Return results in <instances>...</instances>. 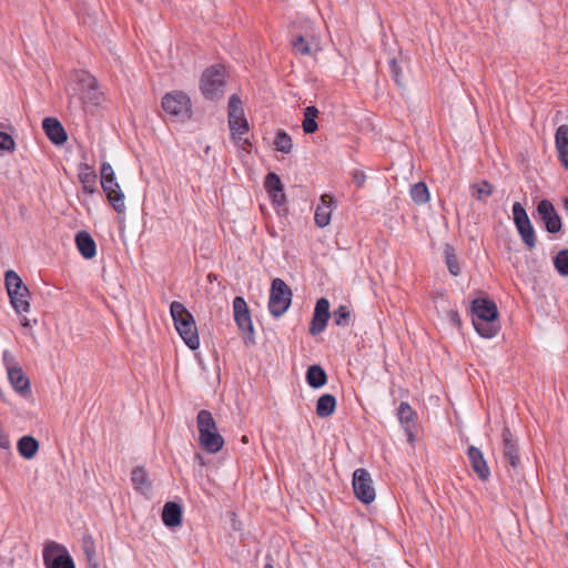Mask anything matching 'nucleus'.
<instances>
[{
    "label": "nucleus",
    "mask_w": 568,
    "mask_h": 568,
    "mask_svg": "<svg viewBox=\"0 0 568 568\" xmlns=\"http://www.w3.org/2000/svg\"><path fill=\"white\" fill-rule=\"evenodd\" d=\"M274 145H275V149L278 152H282V153H285V154L290 153L292 151V149H293L292 139L284 131H278L277 132L276 138L274 140Z\"/></svg>",
    "instance_id": "473e14b6"
},
{
    "label": "nucleus",
    "mask_w": 568,
    "mask_h": 568,
    "mask_svg": "<svg viewBox=\"0 0 568 568\" xmlns=\"http://www.w3.org/2000/svg\"><path fill=\"white\" fill-rule=\"evenodd\" d=\"M87 554H88V556H89V557H91V555H92V554H91V549H88V548H87Z\"/></svg>",
    "instance_id": "6e6d98bb"
},
{
    "label": "nucleus",
    "mask_w": 568,
    "mask_h": 568,
    "mask_svg": "<svg viewBox=\"0 0 568 568\" xmlns=\"http://www.w3.org/2000/svg\"><path fill=\"white\" fill-rule=\"evenodd\" d=\"M199 430V444L210 454L220 452L224 445V438L219 433L216 422L211 412L202 409L196 416Z\"/></svg>",
    "instance_id": "7ed1b4c3"
},
{
    "label": "nucleus",
    "mask_w": 568,
    "mask_h": 568,
    "mask_svg": "<svg viewBox=\"0 0 568 568\" xmlns=\"http://www.w3.org/2000/svg\"><path fill=\"white\" fill-rule=\"evenodd\" d=\"M4 283L10 303L18 314L29 312L30 310V292L22 278L12 270L4 274Z\"/></svg>",
    "instance_id": "39448f33"
},
{
    "label": "nucleus",
    "mask_w": 568,
    "mask_h": 568,
    "mask_svg": "<svg viewBox=\"0 0 568 568\" xmlns=\"http://www.w3.org/2000/svg\"><path fill=\"white\" fill-rule=\"evenodd\" d=\"M328 320L329 303L326 298L322 297L316 302L310 333L312 335L322 333L325 329Z\"/></svg>",
    "instance_id": "2eb2a0df"
},
{
    "label": "nucleus",
    "mask_w": 568,
    "mask_h": 568,
    "mask_svg": "<svg viewBox=\"0 0 568 568\" xmlns=\"http://www.w3.org/2000/svg\"><path fill=\"white\" fill-rule=\"evenodd\" d=\"M264 186L268 192L278 191L283 187L280 176L276 173H268L265 178Z\"/></svg>",
    "instance_id": "58836bf2"
},
{
    "label": "nucleus",
    "mask_w": 568,
    "mask_h": 568,
    "mask_svg": "<svg viewBox=\"0 0 568 568\" xmlns=\"http://www.w3.org/2000/svg\"><path fill=\"white\" fill-rule=\"evenodd\" d=\"M21 325H22L23 327H29V326H30V321H29L26 316H23V317L21 318Z\"/></svg>",
    "instance_id": "09e8293b"
},
{
    "label": "nucleus",
    "mask_w": 568,
    "mask_h": 568,
    "mask_svg": "<svg viewBox=\"0 0 568 568\" xmlns=\"http://www.w3.org/2000/svg\"><path fill=\"white\" fill-rule=\"evenodd\" d=\"M335 209V201L333 196L328 194H323L321 196V203L317 205L315 210V224L318 227H325L331 222L332 213Z\"/></svg>",
    "instance_id": "a211bd4d"
},
{
    "label": "nucleus",
    "mask_w": 568,
    "mask_h": 568,
    "mask_svg": "<svg viewBox=\"0 0 568 568\" xmlns=\"http://www.w3.org/2000/svg\"><path fill=\"white\" fill-rule=\"evenodd\" d=\"M43 561L47 568H74L73 560L65 548L54 541L45 544Z\"/></svg>",
    "instance_id": "f8f14e48"
},
{
    "label": "nucleus",
    "mask_w": 568,
    "mask_h": 568,
    "mask_svg": "<svg viewBox=\"0 0 568 568\" xmlns=\"http://www.w3.org/2000/svg\"><path fill=\"white\" fill-rule=\"evenodd\" d=\"M473 196L478 201H486L493 194V185L487 181H481L471 185Z\"/></svg>",
    "instance_id": "72a5a7b5"
},
{
    "label": "nucleus",
    "mask_w": 568,
    "mask_h": 568,
    "mask_svg": "<svg viewBox=\"0 0 568 568\" xmlns=\"http://www.w3.org/2000/svg\"><path fill=\"white\" fill-rule=\"evenodd\" d=\"M447 316L449 318V321L455 325V326H459L460 325V317H459V314L456 310H449L447 312Z\"/></svg>",
    "instance_id": "a18cd8bd"
},
{
    "label": "nucleus",
    "mask_w": 568,
    "mask_h": 568,
    "mask_svg": "<svg viewBox=\"0 0 568 568\" xmlns=\"http://www.w3.org/2000/svg\"><path fill=\"white\" fill-rule=\"evenodd\" d=\"M351 317V312L347 306L341 305L334 311V322L338 326H346Z\"/></svg>",
    "instance_id": "4c0bfd02"
},
{
    "label": "nucleus",
    "mask_w": 568,
    "mask_h": 568,
    "mask_svg": "<svg viewBox=\"0 0 568 568\" xmlns=\"http://www.w3.org/2000/svg\"><path fill=\"white\" fill-rule=\"evenodd\" d=\"M537 212L549 233H557L561 230V220L550 201L541 200L537 205Z\"/></svg>",
    "instance_id": "ddd939ff"
},
{
    "label": "nucleus",
    "mask_w": 568,
    "mask_h": 568,
    "mask_svg": "<svg viewBox=\"0 0 568 568\" xmlns=\"http://www.w3.org/2000/svg\"><path fill=\"white\" fill-rule=\"evenodd\" d=\"M242 442H243L244 444H246V443L248 442L247 436H243V437H242Z\"/></svg>",
    "instance_id": "864d4df0"
},
{
    "label": "nucleus",
    "mask_w": 568,
    "mask_h": 568,
    "mask_svg": "<svg viewBox=\"0 0 568 568\" xmlns=\"http://www.w3.org/2000/svg\"><path fill=\"white\" fill-rule=\"evenodd\" d=\"M406 430H407V434H408V440H409V442H413V440H414V435H413V433L408 430V427H406Z\"/></svg>",
    "instance_id": "8fccbe9b"
},
{
    "label": "nucleus",
    "mask_w": 568,
    "mask_h": 568,
    "mask_svg": "<svg viewBox=\"0 0 568 568\" xmlns=\"http://www.w3.org/2000/svg\"><path fill=\"white\" fill-rule=\"evenodd\" d=\"M207 280H209L210 282H213V281H215V280H216V275L211 273V274H209V275H207Z\"/></svg>",
    "instance_id": "3c124183"
},
{
    "label": "nucleus",
    "mask_w": 568,
    "mask_h": 568,
    "mask_svg": "<svg viewBox=\"0 0 568 568\" xmlns=\"http://www.w3.org/2000/svg\"><path fill=\"white\" fill-rule=\"evenodd\" d=\"M445 257H446V264L449 270V272L457 276L460 273V268L457 262V258L454 253V248L449 245L445 248Z\"/></svg>",
    "instance_id": "e433bc0d"
},
{
    "label": "nucleus",
    "mask_w": 568,
    "mask_h": 568,
    "mask_svg": "<svg viewBox=\"0 0 568 568\" xmlns=\"http://www.w3.org/2000/svg\"><path fill=\"white\" fill-rule=\"evenodd\" d=\"M170 312L174 322V326L191 349L200 347V337L193 315L186 310L181 302H172Z\"/></svg>",
    "instance_id": "f03ea898"
},
{
    "label": "nucleus",
    "mask_w": 568,
    "mask_h": 568,
    "mask_svg": "<svg viewBox=\"0 0 568 568\" xmlns=\"http://www.w3.org/2000/svg\"><path fill=\"white\" fill-rule=\"evenodd\" d=\"M389 68H390V73H392L393 79L396 82V84L397 85H403V79H402V75H400V68H399L396 59H392L389 61Z\"/></svg>",
    "instance_id": "a19ab883"
},
{
    "label": "nucleus",
    "mask_w": 568,
    "mask_h": 568,
    "mask_svg": "<svg viewBox=\"0 0 568 568\" xmlns=\"http://www.w3.org/2000/svg\"><path fill=\"white\" fill-rule=\"evenodd\" d=\"M17 448L22 457L31 459L39 449V442L32 436H23L19 439Z\"/></svg>",
    "instance_id": "bb28decb"
},
{
    "label": "nucleus",
    "mask_w": 568,
    "mask_h": 568,
    "mask_svg": "<svg viewBox=\"0 0 568 568\" xmlns=\"http://www.w3.org/2000/svg\"><path fill=\"white\" fill-rule=\"evenodd\" d=\"M14 149V141L8 133L0 132V150L12 151Z\"/></svg>",
    "instance_id": "ea45409f"
},
{
    "label": "nucleus",
    "mask_w": 568,
    "mask_h": 568,
    "mask_svg": "<svg viewBox=\"0 0 568 568\" xmlns=\"http://www.w3.org/2000/svg\"><path fill=\"white\" fill-rule=\"evenodd\" d=\"M471 310L475 314L473 324L477 333L485 338L496 336L500 329L496 304L485 298H477L473 302Z\"/></svg>",
    "instance_id": "f257e3e1"
},
{
    "label": "nucleus",
    "mask_w": 568,
    "mask_h": 568,
    "mask_svg": "<svg viewBox=\"0 0 568 568\" xmlns=\"http://www.w3.org/2000/svg\"><path fill=\"white\" fill-rule=\"evenodd\" d=\"M565 206L568 210V199L565 201Z\"/></svg>",
    "instance_id": "4d7b16f0"
},
{
    "label": "nucleus",
    "mask_w": 568,
    "mask_h": 568,
    "mask_svg": "<svg viewBox=\"0 0 568 568\" xmlns=\"http://www.w3.org/2000/svg\"><path fill=\"white\" fill-rule=\"evenodd\" d=\"M0 447H2V448L10 447L9 437L4 434V432L1 427H0Z\"/></svg>",
    "instance_id": "49530a36"
},
{
    "label": "nucleus",
    "mask_w": 568,
    "mask_h": 568,
    "mask_svg": "<svg viewBox=\"0 0 568 568\" xmlns=\"http://www.w3.org/2000/svg\"><path fill=\"white\" fill-rule=\"evenodd\" d=\"M229 125L235 143L243 150H247L250 142L243 135L248 131V123L237 94L231 95L229 100Z\"/></svg>",
    "instance_id": "20e7f679"
},
{
    "label": "nucleus",
    "mask_w": 568,
    "mask_h": 568,
    "mask_svg": "<svg viewBox=\"0 0 568 568\" xmlns=\"http://www.w3.org/2000/svg\"><path fill=\"white\" fill-rule=\"evenodd\" d=\"M234 321L239 329L244 334V342L254 343V328L247 303L242 296L233 300Z\"/></svg>",
    "instance_id": "1a4fd4ad"
},
{
    "label": "nucleus",
    "mask_w": 568,
    "mask_h": 568,
    "mask_svg": "<svg viewBox=\"0 0 568 568\" xmlns=\"http://www.w3.org/2000/svg\"><path fill=\"white\" fill-rule=\"evenodd\" d=\"M503 454L504 458L514 469L519 466L520 458L518 455L517 442L508 427L503 429Z\"/></svg>",
    "instance_id": "f3484780"
},
{
    "label": "nucleus",
    "mask_w": 568,
    "mask_h": 568,
    "mask_svg": "<svg viewBox=\"0 0 568 568\" xmlns=\"http://www.w3.org/2000/svg\"><path fill=\"white\" fill-rule=\"evenodd\" d=\"M100 173H101V181H105V180L115 178L113 168L108 162L102 163Z\"/></svg>",
    "instance_id": "37998d69"
},
{
    "label": "nucleus",
    "mask_w": 568,
    "mask_h": 568,
    "mask_svg": "<svg viewBox=\"0 0 568 568\" xmlns=\"http://www.w3.org/2000/svg\"><path fill=\"white\" fill-rule=\"evenodd\" d=\"M131 481L134 486V489L143 495L149 494L152 489V483L143 467L133 468L131 473Z\"/></svg>",
    "instance_id": "a878e982"
},
{
    "label": "nucleus",
    "mask_w": 568,
    "mask_h": 568,
    "mask_svg": "<svg viewBox=\"0 0 568 568\" xmlns=\"http://www.w3.org/2000/svg\"><path fill=\"white\" fill-rule=\"evenodd\" d=\"M353 489L356 498L365 505L375 500L376 491L371 474L365 468H357L353 474Z\"/></svg>",
    "instance_id": "9b49d317"
},
{
    "label": "nucleus",
    "mask_w": 568,
    "mask_h": 568,
    "mask_svg": "<svg viewBox=\"0 0 568 568\" xmlns=\"http://www.w3.org/2000/svg\"><path fill=\"white\" fill-rule=\"evenodd\" d=\"M162 520L168 527H178L182 523V508L174 501H169L164 505L162 511Z\"/></svg>",
    "instance_id": "b1692460"
},
{
    "label": "nucleus",
    "mask_w": 568,
    "mask_h": 568,
    "mask_svg": "<svg viewBox=\"0 0 568 568\" xmlns=\"http://www.w3.org/2000/svg\"><path fill=\"white\" fill-rule=\"evenodd\" d=\"M410 196L415 204H426L429 201V191L427 185L424 182L415 183L410 187Z\"/></svg>",
    "instance_id": "2f4dec72"
},
{
    "label": "nucleus",
    "mask_w": 568,
    "mask_h": 568,
    "mask_svg": "<svg viewBox=\"0 0 568 568\" xmlns=\"http://www.w3.org/2000/svg\"><path fill=\"white\" fill-rule=\"evenodd\" d=\"M397 416L402 424L408 425L410 422L414 420L416 414L408 403L402 402L398 407Z\"/></svg>",
    "instance_id": "c9c22d12"
},
{
    "label": "nucleus",
    "mask_w": 568,
    "mask_h": 568,
    "mask_svg": "<svg viewBox=\"0 0 568 568\" xmlns=\"http://www.w3.org/2000/svg\"><path fill=\"white\" fill-rule=\"evenodd\" d=\"M79 179L85 192L90 194L94 193L97 174L90 166L85 165L84 168L81 169L79 173Z\"/></svg>",
    "instance_id": "7c9ffc66"
},
{
    "label": "nucleus",
    "mask_w": 568,
    "mask_h": 568,
    "mask_svg": "<svg viewBox=\"0 0 568 568\" xmlns=\"http://www.w3.org/2000/svg\"><path fill=\"white\" fill-rule=\"evenodd\" d=\"M196 458L199 459V462L201 463V465H203V458L200 454L196 455Z\"/></svg>",
    "instance_id": "603ef678"
},
{
    "label": "nucleus",
    "mask_w": 568,
    "mask_h": 568,
    "mask_svg": "<svg viewBox=\"0 0 568 568\" xmlns=\"http://www.w3.org/2000/svg\"><path fill=\"white\" fill-rule=\"evenodd\" d=\"M101 186L105 192L106 199L112 205V207L118 213H123L125 211L124 194L121 191V187L116 182V179L113 178L105 181H101Z\"/></svg>",
    "instance_id": "4468645a"
},
{
    "label": "nucleus",
    "mask_w": 568,
    "mask_h": 568,
    "mask_svg": "<svg viewBox=\"0 0 568 568\" xmlns=\"http://www.w3.org/2000/svg\"><path fill=\"white\" fill-rule=\"evenodd\" d=\"M513 215H514V223L518 230V233H519L523 242L529 250L535 248L536 243H537L536 233L530 223V220L527 215L526 210L519 202L514 203Z\"/></svg>",
    "instance_id": "9d476101"
},
{
    "label": "nucleus",
    "mask_w": 568,
    "mask_h": 568,
    "mask_svg": "<svg viewBox=\"0 0 568 568\" xmlns=\"http://www.w3.org/2000/svg\"><path fill=\"white\" fill-rule=\"evenodd\" d=\"M365 179H366V176L362 172H356L354 174V181L357 184V186H362L364 184V182H365Z\"/></svg>",
    "instance_id": "de8ad7c7"
},
{
    "label": "nucleus",
    "mask_w": 568,
    "mask_h": 568,
    "mask_svg": "<svg viewBox=\"0 0 568 568\" xmlns=\"http://www.w3.org/2000/svg\"><path fill=\"white\" fill-rule=\"evenodd\" d=\"M270 196L272 197V201L277 204L282 205L285 202V193L283 191V187L278 191L268 192Z\"/></svg>",
    "instance_id": "c03bdc74"
},
{
    "label": "nucleus",
    "mask_w": 568,
    "mask_h": 568,
    "mask_svg": "<svg viewBox=\"0 0 568 568\" xmlns=\"http://www.w3.org/2000/svg\"><path fill=\"white\" fill-rule=\"evenodd\" d=\"M8 378L13 389L21 396H28L31 393L30 381L21 367L11 368L8 372Z\"/></svg>",
    "instance_id": "412c9836"
},
{
    "label": "nucleus",
    "mask_w": 568,
    "mask_h": 568,
    "mask_svg": "<svg viewBox=\"0 0 568 568\" xmlns=\"http://www.w3.org/2000/svg\"><path fill=\"white\" fill-rule=\"evenodd\" d=\"M2 361H3V364L7 368V372H9L11 368H18L20 367L17 363H16V359H14V356L9 352V351H4L3 354H2Z\"/></svg>",
    "instance_id": "79ce46f5"
},
{
    "label": "nucleus",
    "mask_w": 568,
    "mask_h": 568,
    "mask_svg": "<svg viewBox=\"0 0 568 568\" xmlns=\"http://www.w3.org/2000/svg\"><path fill=\"white\" fill-rule=\"evenodd\" d=\"M292 47L295 52L302 55H310L321 50L320 39L314 36L311 41H306L303 36H297L292 40Z\"/></svg>",
    "instance_id": "393cba45"
},
{
    "label": "nucleus",
    "mask_w": 568,
    "mask_h": 568,
    "mask_svg": "<svg viewBox=\"0 0 568 568\" xmlns=\"http://www.w3.org/2000/svg\"><path fill=\"white\" fill-rule=\"evenodd\" d=\"M467 455L471 465V468L483 481H487L490 477L489 467L484 458L480 449L475 446H470L467 450Z\"/></svg>",
    "instance_id": "6ab92c4d"
},
{
    "label": "nucleus",
    "mask_w": 568,
    "mask_h": 568,
    "mask_svg": "<svg viewBox=\"0 0 568 568\" xmlns=\"http://www.w3.org/2000/svg\"><path fill=\"white\" fill-rule=\"evenodd\" d=\"M42 128L48 139L57 145L63 144L68 139L64 128L54 118H45Z\"/></svg>",
    "instance_id": "aec40b11"
},
{
    "label": "nucleus",
    "mask_w": 568,
    "mask_h": 568,
    "mask_svg": "<svg viewBox=\"0 0 568 568\" xmlns=\"http://www.w3.org/2000/svg\"><path fill=\"white\" fill-rule=\"evenodd\" d=\"M318 113L320 111L316 106L311 105L305 108L302 128L306 134H312L317 131L318 125L316 122V118L318 116Z\"/></svg>",
    "instance_id": "c756f323"
},
{
    "label": "nucleus",
    "mask_w": 568,
    "mask_h": 568,
    "mask_svg": "<svg viewBox=\"0 0 568 568\" xmlns=\"http://www.w3.org/2000/svg\"><path fill=\"white\" fill-rule=\"evenodd\" d=\"M306 381L313 388H320L327 382V375L320 365H312L306 372Z\"/></svg>",
    "instance_id": "c85d7f7f"
},
{
    "label": "nucleus",
    "mask_w": 568,
    "mask_h": 568,
    "mask_svg": "<svg viewBox=\"0 0 568 568\" xmlns=\"http://www.w3.org/2000/svg\"><path fill=\"white\" fill-rule=\"evenodd\" d=\"M225 70L223 67L214 65L207 68L201 78V91L205 98L214 100L224 93Z\"/></svg>",
    "instance_id": "0eeeda50"
},
{
    "label": "nucleus",
    "mask_w": 568,
    "mask_h": 568,
    "mask_svg": "<svg viewBox=\"0 0 568 568\" xmlns=\"http://www.w3.org/2000/svg\"><path fill=\"white\" fill-rule=\"evenodd\" d=\"M556 149L561 164L568 170V125L561 124L555 134Z\"/></svg>",
    "instance_id": "4be33fe9"
},
{
    "label": "nucleus",
    "mask_w": 568,
    "mask_h": 568,
    "mask_svg": "<svg viewBox=\"0 0 568 568\" xmlns=\"http://www.w3.org/2000/svg\"><path fill=\"white\" fill-rule=\"evenodd\" d=\"M162 108L175 121H185L191 118V100L182 91L166 93L162 99Z\"/></svg>",
    "instance_id": "423d86ee"
},
{
    "label": "nucleus",
    "mask_w": 568,
    "mask_h": 568,
    "mask_svg": "<svg viewBox=\"0 0 568 568\" xmlns=\"http://www.w3.org/2000/svg\"><path fill=\"white\" fill-rule=\"evenodd\" d=\"M264 568H274L272 564H266Z\"/></svg>",
    "instance_id": "5fc2aeb1"
},
{
    "label": "nucleus",
    "mask_w": 568,
    "mask_h": 568,
    "mask_svg": "<svg viewBox=\"0 0 568 568\" xmlns=\"http://www.w3.org/2000/svg\"><path fill=\"white\" fill-rule=\"evenodd\" d=\"M554 265L560 275L568 276V250H562L557 253L554 258Z\"/></svg>",
    "instance_id": "f704fd0d"
},
{
    "label": "nucleus",
    "mask_w": 568,
    "mask_h": 568,
    "mask_svg": "<svg viewBox=\"0 0 568 568\" xmlns=\"http://www.w3.org/2000/svg\"><path fill=\"white\" fill-rule=\"evenodd\" d=\"M79 81L84 89L82 99L84 102L89 101L94 105H99L103 100V94L99 91L97 80L87 72L79 74Z\"/></svg>",
    "instance_id": "dca6fc26"
},
{
    "label": "nucleus",
    "mask_w": 568,
    "mask_h": 568,
    "mask_svg": "<svg viewBox=\"0 0 568 568\" xmlns=\"http://www.w3.org/2000/svg\"><path fill=\"white\" fill-rule=\"evenodd\" d=\"M292 291L281 278H274L271 286L268 301L270 312L278 317L284 314L291 305Z\"/></svg>",
    "instance_id": "6e6552de"
},
{
    "label": "nucleus",
    "mask_w": 568,
    "mask_h": 568,
    "mask_svg": "<svg viewBox=\"0 0 568 568\" xmlns=\"http://www.w3.org/2000/svg\"><path fill=\"white\" fill-rule=\"evenodd\" d=\"M75 244L81 255L91 260L97 254V245L93 237L85 231H80L75 235Z\"/></svg>",
    "instance_id": "5701e85b"
},
{
    "label": "nucleus",
    "mask_w": 568,
    "mask_h": 568,
    "mask_svg": "<svg viewBox=\"0 0 568 568\" xmlns=\"http://www.w3.org/2000/svg\"><path fill=\"white\" fill-rule=\"evenodd\" d=\"M336 408V398L331 394H324L317 399L316 414L321 418L331 416Z\"/></svg>",
    "instance_id": "cd10ccee"
}]
</instances>
